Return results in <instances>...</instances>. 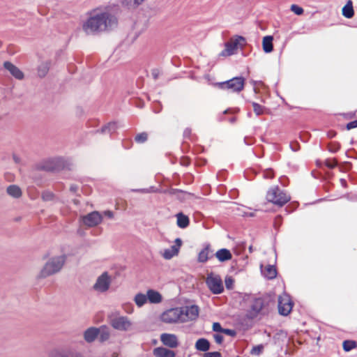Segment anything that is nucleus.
Returning <instances> with one entry per match:
<instances>
[{
    "instance_id": "obj_1",
    "label": "nucleus",
    "mask_w": 357,
    "mask_h": 357,
    "mask_svg": "<svg viewBox=\"0 0 357 357\" xmlns=\"http://www.w3.org/2000/svg\"><path fill=\"white\" fill-rule=\"evenodd\" d=\"M117 19L108 7H98L89 13L82 23V30L87 35L108 31L117 25Z\"/></svg>"
},
{
    "instance_id": "obj_2",
    "label": "nucleus",
    "mask_w": 357,
    "mask_h": 357,
    "mask_svg": "<svg viewBox=\"0 0 357 357\" xmlns=\"http://www.w3.org/2000/svg\"><path fill=\"white\" fill-rule=\"evenodd\" d=\"M199 313V307L192 305L167 310L162 313L160 319L166 324L185 323L196 320Z\"/></svg>"
},
{
    "instance_id": "obj_3",
    "label": "nucleus",
    "mask_w": 357,
    "mask_h": 357,
    "mask_svg": "<svg viewBox=\"0 0 357 357\" xmlns=\"http://www.w3.org/2000/svg\"><path fill=\"white\" fill-rule=\"evenodd\" d=\"M66 261L65 255L51 257L44 265L37 275L38 279L46 278L59 272Z\"/></svg>"
},
{
    "instance_id": "obj_4",
    "label": "nucleus",
    "mask_w": 357,
    "mask_h": 357,
    "mask_svg": "<svg viewBox=\"0 0 357 357\" xmlns=\"http://www.w3.org/2000/svg\"><path fill=\"white\" fill-rule=\"evenodd\" d=\"M108 320L111 326L119 331H130L133 326L130 319L126 316L121 315L119 312L109 314Z\"/></svg>"
},
{
    "instance_id": "obj_5",
    "label": "nucleus",
    "mask_w": 357,
    "mask_h": 357,
    "mask_svg": "<svg viewBox=\"0 0 357 357\" xmlns=\"http://www.w3.org/2000/svg\"><path fill=\"white\" fill-rule=\"evenodd\" d=\"M266 199L268 202H271L275 205L282 206L291 199V197L282 190L279 187L275 186L271 188L268 191L266 194Z\"/></svg>"
},
{
    "instance_id": "obj_6",
    "label": "nucleus",
    "mask_w": 357,
    "mask_h": 357,
    "mask_svg": "<svg viewBox=\"0 0 357 357\" xmlns=\"http://www.w3.org/2000/svg\"><path fill=\"white\" fill-rule=\"evenodd\" d=\"M245 45V39L243 36H236L225 43V50L220 53V56H229L236 53L238 47L242 48Z\"/></svg>"
},
{
    "instance_id": "obj_7",
    "label": "nucleus",
    "mask_w": 357,
    "mask_h": 357,
    "mask_svg": "<svg viewBox=\"0 0 357 357\" xmlns=\"http://www.w3.org/2000/svg\"><path fill=\"white\" fill-rule=\"evenodd\" d=\"M206 284L213 294H220L224 291L222 280L220 275L210 273L206 278Z\"/></svg>"
},
{
    "instance_id": "obj_8",
    "label": "nucleus",
    "mask_w": 357,
    "mask_h": 357,
    "mask_svg": "<svg viewBox=\"0 0 357 357\" xmlns=\"http://www.w3.org/2000/svg\"><path fill=\"white\" fill-rule=\"evenodd\" d=\"M245 85V79L243 77H236L226 82L219 84L222 89L229 90L231 92H241Z\"/></svg>"
},
{
    "instance_id": "obj_9",
    "label": "nucleus",
    "mask_w": 357,
    "mask_h": 357,
    "mask_svg": "<svg viewBox=\"0 0 357 357\" xmlns=\"http://www.w3.org/2000/svg\"><path fill=\"white\" fill-rule=\"evenodd\" d=\"M111 283V276L107 272L105 271L98 277L96 282L93 285V289L98 293H105L109 290Z\"/></svg>"
},
{
    "instance_id": "obj_10",
    "label": "nucleus",
    "mask_w": 357,
    "mask_h": 357,
    "mask_svg": "<svg viewBox=\"0 0 357 357\" xmlns=\"http://www.w3.org/2000/svg\"><path fill=\"white\" fill-rule=\"evenodd\" d=\"M83 224L88 227L98 225L102 221V216L98 211H93L82 217Z\"/></svg>"
},
{
    "instance_id": "obj_11",
    "label": "nucleus",
    "mask_w": 357,
    "mask_h": 357,
    "mask_svg": "<svg viewBox=\"0 0 357 357\" xmlns=\"http://www.w3.org/2000/svg\"><path fill=\"white\" fill-rule=\"evenodd\" d=\"M292 306L290 297L287 294H284L279 296L278 310L280 314L284 316L289 314L291 311Z\"/></svg>"
},
{
    "instance_id": "obj_12",
    "label": "nucleus",
    "mask_w": 357,
    "mask_h": 357,
    "mask_svg": "<svg viewBox=\"0 0 357 357\" xmlns=\"http://www.w3.org/2000/svg\"><path fill=\"white\" fill-rule=\"evenodd\" d=\"M182 245V241L181 238H177L174 241V245L169 248L165 249L160 252V255L167 260H169L174 257L178 255L179 250Z\"/></svg>"
},
{
    "instance_id": "obj_13",
    "label": "nucleus",
    "mask_w": 357,
    "mask_h": 357,
    "mask_svg": "<svg viewBox=\"0 0 357 357\" xmlns=\"http://www.w3.org/2000/svg\"><path fill=\"white\" fill-rule=\"evenodd\" d=\"M263 306L264 301L262 299H255L252 303L250 309L248 310L246 314L247 317L251 319L255 318L262 310Z\"/></svg>"
},
{
    "instance_id": "obj_14",
    "label": "nucleus",
    "mask_w": 357,
    "mask_h": 357,
    "mask_svg": "<svg viewBox=\"0 0 357 357\" xmlns=\"http://www.w3.org/2000/svg\"><path fill=\"white\" fill-rule=\"evenodd\" d=\"M160 341L169 348H176L178 346L177 336L174 334L163 333L160 335Z\"/></svg>"
},
{
    "instance_id": "obj_15",
    "label": "nucleus",
    "mask_w": 357,
    "mask_h": 357,
    "mask_svg": "<svg viewBox=\"0 0 357 357\" xmlns=\"http://www.w3.org/2000/svg\"><path fill=\"white\" fill-rule=\"evenodd\" d=\"M3 67L6 69L12 76H13L15 79L22 80L24 77V75L23 72L17 68L16 66L13 64L10 61H5L3 63Z\"/></svg>"
},
{
    "instance_id": "obj_16",
    "label": "nucleus",
    "mask_w": 357,
    "mask_h": 357,
    "mask_svg": "<svg viewBox=\"0 0 357 357\" xmlns=\"http://www.w3.org/2000/svg\"><path fill=\"white\" fill-rule=\"evenodd\" d=\"M50 357H82L79 353L73 350H54Z\"/></svg>"
},
{
    "instance_id": "obj_17",
    "label": "nucleus",
    "mask_w": 357,
    "mask_h": 357,
    "mask_svg": "<svg viewBox=\"0 0 357 357\" xmlns=\"http://www.w3.org/2000/svg\"><path fill=\"white\" fill-rule=\"evenodd\" d=\"M155 357H175V352L165 347H156L153 351Z\"/></svg>"
},
{
    "instance_id": "obj_18",
    "label": "nucleus",
    "mask_w": 357,
    "mask_h": 357,
    "mask_svg": "<svg viewBox=\"0 0 357 357\" xmlns=\"http://www.w3.org/2000/svg\"><path fill=\"white\" fill-rule=\"evenodd\" d=\"M98 336V328L90 327L84 333V338L86 342H93Z\"/></svg>"
},
{
    "instance_id": "obj_19",
    "label": "nucleus",
    "mask_w": 357,
    "mask_h": 357,
    "mask_svg": "<svg viewBox=\"0 0 357 357\" xmlns=\"http://www.w3.org/2000/svg\"><path fill=\"white\" fill-rule=\"evenodd\" d=\"M146 296L148 301L150 303H160L162 299L161 294L158 291L153 289H149L146 291Z\"/></svg>"
},
{
    "instance_id": "obj_20",
    "label": "nucleus",
    "mask_w": 357,
    "mask_h": 357,
    "mask_svg": "<svg viewBox=\"0 0 357 357\" xmlns=\"http://www.w3.org/2000/svg\"><path fill=\"white\" fill-rule=\"evenodd\" d=\"M215 257L220 261L223 262L230 260L232 257V255L229 250L222 248L216 252Z\"/></svg>"
},
{
    "instance_id": "obj_21",
    "label": "nucleus",
    "mask_w": 357,
    "mask_h": 357,
    "mask_svg": "<svg viewBox=\"0 0 357 357\" xmlns=\"http://www.w3.org/2000/svg\"><path fill=\"white\" fill-rule=\"evenodd\" d=\"M98 331V338L100 342H103L109 340L110 337V331L107 326H102Z\"/></svg>"
},
{
    "instance_id": "obj_22",
    "label": "nucleus",
    "mask_w": 357,
    "mask_h": 357,
    "mask_svg": "<svg viewBox=\"0 0 357 357\" xmlns=\"http://www.w3.org/2000/svg\"><path fill=\"white\" fill-rule=\"evenodd\" d=\"M273 38L271 36H266L263 38L262 47H263V50L266 53H270L273 51Z\"/></svg>"
},
{
    "instance_id": "obj_23",
    "label": "nucleus",
    "mask_w": 357,
    "mask_h": 357,
    "mask_svg": "<svg viewBox=\"0 0 357 357\" xmlns=\"http://www.w3.org/2000/svg\"><path fill=\"white\" fill-rule=\"evenodd\" d=\"M262 274L268 279H273L277 275V271L274 266L268 265L264 269H261Z\"/></svg>"
},
{
    "instance_id": "obj_24",
    "label": "nucleus",
    "mask_w": 357,
    "mask_h": 357,
    "mask_svg": "<svg viewBox=\"0 0 357 357\" xmlns=\"http://www.w3.org/2000/svg\"><path fill=\"white\" fill-rule=\"evenodd\" d=\"M176 221L178 227L182 229L186 228L190 223L188 217L183 215L182 213H179L176 215Z\"/></svg>"
},
{
    "instance_id": "obj_25",
    "label": "nucleus",
    "mask_w": 357,
    "mask_h": 357,
    "mask_svg": "<svg viewBox=\"0 0 357 357\" xmlns=\"http://www.w3.org/2000/svg\"><path fill=\"white\" fill-rule=\"evenodd\" d=\"M195 348L198 351H206L210 348V343L206 339L200 338L196 342Z\"/></svg>"
},
{
    "instance_id": "obj_26",
    "label": "nucleus",
    "mask_w": 357,
    "mask_h": 357,
    "mask_svg": "<svg viewBox=\"0 0 357 357\" xmlns=\"http://www.w3.org/2000/svg\"><path fill=\"white\" fill-rule=\"evenodd\" d=\"M7 193L14 197V198H19L22 196V190L16 185H10L7 188Z\"/></svg>"
},
{
    "instance_id": "obj_27",
    "label": "nucleus",
    "mask_w": 357,
    "mask_h": 357,
    "mask_svg": "<svg viewBox=\"0 0 357 357\" xmlns=\"http://www.w3.org/2000/svg\"><path fill=\"white\" fill-rule=\"evenodd\" d=\"M342 15L346 18H351L354 15L353 5L351 1H349L342 8Z\"/></svg>"
},
{
    "instance_id": "obj_28",
    "label": "nucleus",
    "mask_w": 357,
    "mask_h": 357,
    "mask_svg": "<svg viewBox=\"0 0 357 357\" xmlns=\"http://www.w3.org/2000/svg\"><path fill=\"white\" fill-rule=\"evenodd\" d=\"M50 67V62L45 61L42 62L38 68V73L40 77H45L49 71Z\"/></svg>"
},
{
    "instance_id": "obj_29",
    "label": "nucleus",
    "mask_w": 357,
    "mask_h": 357,
    "mask_svg": "<svg viewBox=\"0 0 357 357\" xmlns=\"http://www.w3.org/2000/svg\"><path fill=\"white\" fill-rule=\"evenodd\" d=\"M133 300L138 307H142L148 302L146 294L142 293L137 294Z\"/></svg>"
},
{
    "instance_id": "obj_30",
    "label": "nucleus",
    "mask_w": 357,
    "mask_h": 357,
    "mask_svg": "<svg viewBox=\"0 0 357 357\" xmlns=\"http://www.w3.org/2000/svg\"><path fill=\"white\" fill-rule=\"evenodd\" d=\"M146 0H122V3L129 8H136Z\"/></svg>"
},
{
    "instance_id": "obj_31",
    "label": "nucleus",
    "mask_w": 357,
    "mask_h": 357,
    "mask_svg": "<svg viewBox=\"0 0 357 357\" xmlns=\"http://www.w3.org/2000/svg\"><path fill=\"white\" fill-rule=\"evenodd\" d=\"M118 127L117 123L111 122L102 127L101 131L103 133H112L117 130Z\"/></svg>"
},
{
    "instance_id": "obj_32",
    "label": "nucleus",
    "mask_w": 357,
    "mask_h": 357,
    "mask_svg": "<svg viewBox=\"0 0 357 357\" xmlns=\"http://www.w3.org/2000/svg\"><path fill=\"white\" fill-rule=\"evenodd\" d=\"M209 252V247L206 246L199 252L198 255V261L202 263L206 262L208 259Z\"/></svg>"
},
{
    "instance_id": "obj_33",
    "label": "nucleus",
    "mask_w": 357,
    "mask_h": 357,
    "mask_svg": "<svg viewBox=\"0 0 357 357\" xmlns=\"http://www.w3.org/2000/svg\"><path fill=\"white\" fill-rule=\"evenodd\" d=\"M357 347V343L353 340H345L343 342V349L346 351H351Z\"/></svg>"
},
{
    "instance_id": "obj_34",
    "label": "nucleus",
    "mask_w": 357,
    "mask_h": 357,
    "mask_svg": "<svg viewBox=\"0 0 357 357\" xmlns=\"http://www.w3.org/2000/svg\"><path fill=\"white\" fill-rule=\"evenodd\" d=\"M264 348V347L263 344H258V345L254 346L250 351V354L252 355L259 356L263 352Z\"/></svg>"
},
{
    "instance_id": "obj_35",
    "label": "nucleus",
    "mask_w": 357,
    "mask_h": 357,
    "mask_svg": "<svg viewBox=\"0 0 357 357\" xmlns=\"http://www.w3.org/2000/svg\"><path fill=\"white\" fill-rule=\"evenodd\" d=\"M148 135L146 132H142L135 136V141L137 143H144L147 140Z\"/></svg>"
},
{
    "instance_id": "obj_36",
    "label": "nucleus",
    "mask_w": 357,
    "mask_h": 357,
    "mask_svg": "<svg viewBox=\"0 0 357 357\" xmlns=\"http://www.w3.org/2000/svg\"><path fill=\"white\" fill-rule=\"evenodd\" d=\"M122 309L127 314H132L134 312V307L130 303H125L122 305Z\"/></svg>"
},
{
    "instance_id": "obj_37",
    "label": "nucleus",
    "mask_w": 357,
    "mask_h": 357,
    "mask_svg": "<svg viewBox=\"0 0 357 357\" xmlns=\"http://www.w3.org/2000/svg\"><path fill=\"white\" fill-rule=\"evenodd\" d=\"M252 106H253V110L257 115L259 116L264 113V107L263 106H261L259 104L256 103V102H253Z\"/></svg>"
},
{
    "instance_id": "obj_38",
    "label": "nucleus",
    "mask_w": 357,
    "mask_h": 357,
    "mask_svg": "<svg viewBox=\"0 0 357 357\" xmlns=\"http://www.w3.org/2000/svg\"><path fill=\"white\" fill-rule=\"evenodd\" d=\"M291 10L292 12H294L297 15H301L304 12L303 8H301L296 4H293L291 6Z\"/></svg>"
},
{
    "instance_id": "obj_39",
    "label": "nucleus",
    "mask_w": 357,
    "mask_h": 357,
    "mask_svg": "<svg viewBox=\"0 0 357 357\" xmlns=\"http://www.w3.org/2000/svg\"><path fill=\"white\" fill-rule=\"evenodd\" d=\"M225 282V286L228 289H231L233 288L234 280L231 277H227Z\"/></svg>"
},
{
    "instance_id": "obj_40",
    "label": "nucleus",
    "mask_w": 357,
    "mask_h": 357,
    "mask_svg": "<svg viewBox=\"0 0 357 357\" xmlns=\"http://www.w3.org/2000/svg\"><path fill=\"white\" fill-rule=\"evenodd\" d=\"M340 149V146L337 143H331L328 146V149L331 152L335 153Z\"/></svg>"
},
{
    "instance_id": "obj_41",
    "label": "nucleus",
    "mask_w": 357,
    "mask_h": 357,
    "mask_svg": "<svg viewBox=\"0 0 357 357\" xmlns=\"http://www.w3.org/2000/svg\"><path fill=\"white\" fill-rule=\"evenodd\" d=\"M43 199L45 200V201H50V200H52L54 197V195L53 193L50 192H44L43 193Z\"/></svg>"
},
{
    "instance_id": "obj_42",
    "label": "nucleus",
    "mask_w": 357,
    "mask_h": 357,
    "mask_svg": "<svg viewBox=\"0 0 357 357\" xmlns=\"http://www.w3.org/2000/svg\"><path fill=\"white\" fill-rule=\"evenodd\" d=\"M224 328H222V326H221L220 323H218V322L213 323V330L214 331L222 333V330Z\"/></svg>"
},
{
    "instance_id": "obj_43",
    "label": "nucleus",
    "mask_w": 357,
    "mask_h": 357,
    "mask_svg": "<svg viewBox=\"0 0 357 357\" xmlns=\"http://www.w3.org/2000/svg\"><path fill=\"white\" fill-rule=\"evenodd\" d=\"M213 338L216 343L221 344L223 342V336L221 334L215 333L213 335Z\"/></svg>"
},
{
    "instance_id": "obj_44",
    "label": "nucleus",
    "mask_w": 357,
    "mask_h": 357,
    "mask_svg": "<svg viewBox=\"0 0 357 357\" xmlns=\"http://www.w3.org/2000/svg\"><path fill=\"white\" fill-rule=\"evenodd\" d=\"M326 165L332 169L337 165V162L335 160H327L326 161Z\"/></svg>"
},
{
    "instance_id": "obj_45",
    "label": "nucleus",
    "mask_w": 357,
    "mask_h": 357,
    "mask_svg": "<svg viewBox=\"0 0 357 357\" xmlns=\"http://www.w3.org/2000/svg\"><path fill=\"white\" fill-rule=\"evenodd\" d=\"M204 357H221V354L218 351L208 352L204 354Z\"/></svg>"
},
{
    "instance_id": "obj_46",
    "label": "nucleus",
    "mask_w": 357,
    "mask_h": 357,
    "mask_svg": "<svg viewBox=\"0 0 357 357\" xmlns=\"http://www.w3.org/2000/svg\"><path fill=\"white\" fill-rule=\"evenodd\" d=\"M264 176L266 178H273V172L271 169H267L264 173Z\"/></svg>"
},
{
    "instance_id": "obj_47",
    "label": "nucleus",
    "mask_w": 357,
    "mask_h": 357,
    "mask_svg": "<svg viewBox=\"0 0 357 357\" xmlns=\"http://www.w3.org/2000/svg\"><path fill=\"white\" fill-rule=\"evenodd\" d=\"M355 128H357V120L349 122L347 125V130H351V129Z\"/></svg>"
},
{
    "instance_id": "obj_48",
    "label": "nucleus",
    "mask_w": 357,
    "mask_h": 357,
    "mask_svg": "<svg viewBox=\"0 0 357 357\" xmlns=\"http://www.w3.org/2000/svg\"><path fill=\"white\" fill-rule=\"evenodd\" d=\"M222 333H225V334L230 335V336H234L236 334L234 331L231 330V329H226V328H224L222 330Z\"/></svg>"
},
{
    "instance_id": "obj_49",
    "label": "nucleus",
    "mask_w": 357,
    "mask_h": 357,
    "mask_svg": "<svg viewBox=\"0 0 357 357\" xmlns=\"http://www.w3.org/2000/svg\"><path fill=\"white\" fill-rule=\"evenodd\" d=\"M104 215L108 217L109 218H113L114 213L111 211H104Z\"/></svg>"
},
{
    "instance_id": "obj_50",
    "label": "nucleus",
    "mask_w": 357,
    "mask_h": 357,
    "mask_svg": "<svg viewBox=\"0 0 357 357\" xmlns=\"http://www.w3.org/2000/svg\"><path fill=\"white\" fill-rule=\"evenodd\" d=\"M290 146L294 151H296L298 149V144L297 143L291 144Z\"/></svg>"
},
{
    "instance_id": "obj_51",
    "label": "nucleus",
    "mask_w": 357,
    "mask_h": 357,
    "mask_svg": "<svg viewBox=\"0 0 357 357\" xmlns=\"http://www.w3.org/2000/svg\"><path fill=\"white\" fill-rule=\"evenodd\" d=\"M13 160H14L16 163H20V161H21L20 158L18 155H15V154H14V155H13Z\"/></svg>"
},
{
    "instance_id": "obj_52",
    "label": "nucleus",
    "mask_w": 357,
    "mask_h": 357,
    "mask_svg": "<svg viewBox=\"0 0 357 357\" xmlns=\"http://www.w3.org/2000/svg\"><path fill=\"white\" fill-rule=\"evenodd\" d=\"M152 75L153 78L156 79L158 77L159 73L156 70H154L152 72Z\"/></svg>"
},
{
    "instance_id": "obj_53",
    "label": "nucleus",
    "mask_w": 357,
    "mask_h": 357,
    "mask_svg": "<svg viewBox=\"0 0 357 357\" xmlns=\"http://www.w3.org/2000/svg\"><path fill=\"white\" fill-rule=\"evenodd\" d=\"M340 183H341V184H342V186L346 187V185H347V181H346V180H344V179H343V178H341V179H340Z\"/></svg>"
},
{
    "instance_id": "obj_54",
    "label": "nucleus",
    "mask_w": 357,
    "mask_h": 357,
    "mask_svg": "<svg viewBox=\"0 0 357 357\" xmlns=\"http://www.w3.org/2000/svg\"><path fill=\"white\" fill-rule=\"evenodd\" d=\"M77 189V187L75 185H71L70 186V190L73 192H76Z\"/></svg>"
},
{
    "instance_id": "obj_55",
    "label": "nucleus",
    "mask_w": 357,
    "mask_h": 357,
    "mask_svg": "<svg viewBox=\"0 0 357 357\" xmlns=\"http://www.w3.org/2000/svg\"><path fill=\"white\" fill-rule=\"evenodd\" d=\"M229 121L231 123H234L235 121H236V118L235 117H231L229 119Z\"/></svg>"
},
{
    "instance_id": "obj_56",
    "label": "nucleus",
    "mask_w": 357,
    "mask_h": 357,
    "mask_svg": "<svg viewBox=\"0 0 357 357\" xmlns=\"http://www.w3.org/2000/svg\"><path fill=\"white\" fill-rule=\"evenodd\" d=\"M249 250H250V252H252V246H250V247L249 248Z\"/></svg>"
}]
</instances>
